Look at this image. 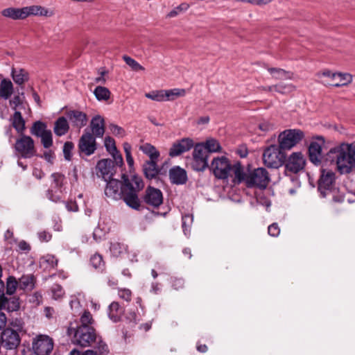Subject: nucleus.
Masks as SVG:
<instances>
[{"mask_svg": "<svg viewBox=\"0 0 355 355\" xmlns=\"http://www.w3.org/2000/svg\"><path fill=\"white\" fill-rule=\"evenodd\" d=\"M51 292L53 298L55 300L62 297L64 295L62 287L59 284H53L51 287Z\"/></svg>", "mask_w": 355, "mask_h": 355, "instance_id": "obj_53", "label": "nucleus"}, {"mask_svg": "<svg viewBox=\"0 0 355 355\" xmlns=\"http://www.w3.org/2000/svg\"><path fill=\"white\" fill-rule=\"evenodd\" d=\"M46 130H48L46 124L41 121H37L33 123L30 132L31 135L40 137Z\"/></svg>", "mask_w": 355, "mask_h": 355, "instance_id": "obj_38", "label": "nucleus"}, {"mask_svg": "<svg viewBox=\"0 0 355 355\" xmlns=\"http://www.w3.org/2000/svg\"><path fill=\"white\" fill-rule=\"evenodd\" d=\"M144 202L154 208L159 207L163 202V194L161 190L148 186L143 196Z\"/></svg>", "mask_w": 355, "mask_h": 355, "instance_id": "obj_14", "label": "nucleus"}, {"mask_svg": "<svg viewBox=\"0 0 355 355\" xmlns=\"http://www.w3.org/2000/svg\"><path fill=\"white\" fill-rule=\"evenodd\" d=\"M125 249L123 245L118 242L110 243V250L114 257H119Z\"/></svg>", "mask_w": 355, "mask_h": 355, "instance_id": "obj_50", "label": "nucleus"}, {"mask_svg": "<svg viewBox=\"0 0 355 355\" xmlns=\"http://www.w3.org/2000/svg\"><path fill=\"white\" fill-rule=\"evenodd\" d=\"M21 343V338L17 331L6 328L1 334V346L6 350L16 351Z\"/></svg>", "mask_w": 355, "mask_h": 355, "instance_id": "obj_11", "label": "nucleus"}, {"mask_svg": "<svg viewBox=\"0 0 355 355\" xmlns=\"http://www.w3.org/2000/svg\"><path fill=\"white\" fill-rule=\"evenodd\" d=\"M268 71L275 80H291L293 79V73L286 71L281 68L268 67Z\"/></svg>", "mask_w": 355, "mask_h": 355, "instance_id": "obj_31", "label": "nucleus"}, {"mask_svg": "<svg viewBox=\"0 0 355 355\" xmlns=\"http://www.w3.org/2000/svg\"><path fill=\"white\" fill-rule=\"evenodd\" d=\"M304 137V132L299 129H288L278 136L279 147L283 151L291 150Z\"/></svg>", "mask_w": 355, "mask_h": 355, "instance_id": "obj_5", "label": "nucleus"}, {"mask_svg": "<svg viewBox=\"0 0 355 355\" xmlns=\"http://www.w3.org/2000/svg\"><path fill=\"white\" fill-rule=\"evenodd\" d=\"M90 264L98 272H103L105 270V261L101 254L96 253L90 258Z\"/></svg>", "mask_w": 355, "mask_h": 355, "instance_id": "obj_36", "label": "nucleus"}, {"mask_svg": "<svg viewBox=\"0 0 355 355\" xmlns=\"http://www.w3.org/2000/svg\"><path fill=\"white\" fill-rule=\"evenodd\" d=\"M74 148V145L71 141H66L63 146L64 157L66 160L70 161L71 159V151Z\"/></svg>", "mask_w": 355, "mask_h": 355, "instance_id": "obj_51", "label": "nucleus"}, {"mask_svg": "<svg viewBox=\"0 0 355 355\" xmlns=\"http://www.w3.org/2000/svg\"><path fill=\"white\" fill-rule=\"evenodd\" d=\"M139 150L150 158L149 161H157L160 155L156 148L149 143H146L139 146Z\"/></svg>", "mask_w": 355, "mask_h": 355, "instance_id": "obj_34", "label": "nucleus"}, {"mask_svg": "<svg viewBox=\"0 0 355 355\" xmlns=\"http://www.w3.org/2000/svg\"><path fill=\"white\" fill-rule=\"evenodd\" d=\"M193 221V215L191 214H186L182 217V227L185 235H187L190 232V228Z\"/></svg>", "mask_w": 355, "mask_h": 355, "instance_id": "obj_41", "label": "nucleus"}, {"mask_svg": "<svg viewBox=\"0 0 355 355\" xmlns=\"http://www.w3.org/2000/svg\"><path fill=\"white\" fill-rule=\"evenodd\" d=\"M18 251L20 252L28 253L31 250V247L26 241L21 240L17 244Z\"/></svg>", "mask_w": 355, "mask_h": 355, "instance_id": "obj_57", "label": "nucleus"}, {"mask_svg": "<svg viewBox=\"0 0 355 355\" xmlns=\"http://www.w3.org/2000/svg\"><path fill=\"white\" fill-rule=\"evenodd\" d=\"M286 155L277 145L267 147L263 153V164L268 168H278L286 162Z\"/></svg>", "mask_w": 355, "mask_h": 355, "instance_id": "obj_4", "label": "nucleus"}, {"mask_svg": "<svg viewBox=\"0 0 355 355\" xmlns=\"http://www.w3.org/2000/svg\"><path fill=\"white\" fill-rule=\"evenodd\" d=\"M73 343L82 347L93 346L100 355H107L110 352L107 345L97 336L92 326H78L74 331Z\"/></svg>", "mask_w": 355, "mask_h": 355, "instance_id": "obj_3", "label": "nucleus"}, {"mask_svg": "<svg viewBox=\"0 0 355 355\" xmlns=\"http://www.w3.org/2000/svg\"><path fill=\"white\" fill-rule=\"evenodd\" d=\"M123 313V309L120 306L119 302H113L109 306L108 315L114 322L119 321Z\"/></svg>", "mask_w": 355, "mask_h": 355, "instance_id": "obj_35", "label": "nucleus"}, {"mask_svg": "<svg viewBox=\"0 0 355 355\" xmlns=\"http://www.w3.org/2000/svg\"><path fill=\"white\" fill-rule=\"evenodd\" d=\"M114 162L110 159H103L97 162V174L101 175L105 181L112 178L114 175Z\"/></svg>", "mask_w": 355, "mask_h": 355, "instance_id": "obj_17", "label": "nucleus"}, {"mask_svg": "<svg viewBox=\"0 0 355 355\" xmlns=\"http://www.w3.org/2000/svg\"><path fill=\"white\" fill-rule=\"evenodd\" d=\"M36 278L33 274L24 275L19 279V288L23 291H31L34 289Z\"/></svg>", "mask_w": 355, "mask_h": 355, "instance_id": "obj_26", "label": "nucleus"}, {"mask_svg": "<svg viewBox=\"0 0 355 355\" xmlns=\"http://www.w3.org/2000/svg\"><path fill=\"white\" fill-rule=\"evenodd\" d=\"M51 178L53 179V184H54L53 187L57 189H60L63 186V182L65 179L64 175L60 173H53L51 174Z\"/></svg>", "mask_w": 355, "mask_h": 355, "instance_id": "obj_48", "label": "nucleus"}, {"mask_svg": "<svg viewBox=\"0 0 355 355\" xmlns=\"http://www.w3.org/2000/svg\"><path fill=\"white\" fill-rule=\"evenodd\" d=\"M259 128L263 132H268L274 129V124L268 121H263L259 123Z\"/></svg>", "mask_w": 355, "mask_h": 355, "instance_id": "obj_59", "label": "nucleus"}, {"mask_svg": "<svg viewBox=\"0 0 355 355\" xmlns=\"http://www.w3.org/2000/svg\"><path fill=\"white\" fill-rule=\"evenodd\" d=\"M110 129L111 132L115 135L121 137H123L125 135L124 129L116 124H110Z\"/></svg>", "mask_w": 355, "mask_h": 355, "instance_id": "obj_58", "label": "nucleus"}, {"mask_svg": "<svg viewBox=\"0 0 355 355\" xmlns=\"http://www.w3.org/2000/svg\"><path fill=\"white\" fill-rule=\"evenodd\" d=\"M295 89V86L292 84L279 83L275 85V91L279 94H285L291 92Z\"/></svg>", "mask_w": 355, "mask_h": 355, "instance_id": "obj_45", "label": "nucleus"}, {"mask_svg": "<svg viewBox=\"0 0 355 355\" xmlns=\"http://www.w3.org/2000/svg\"><path fill=\"white\" fill-rule=\"evenodd\" d=\"M80 324L79 326H92L94 322L92 315L88 311H85L80 318Z\"/></svg>", "mask_w": 355, "mask_h": 355, "instance_id": "obj_49", "label": "nucleus"}, {"mask_svg": "<svg viewBox=\"0 0 355 355\" xmlns=\"http://www.w3.org/2000/svg\"><path fill=\"white\" fill-rule=\"evenodd\" d=\"M268 234L271 236L276 237L280 233V228L277 223L270 225L268 227Z\"/></svg>", "mask_w": 355, "mask_h": 355, "instance_id": "obj_56", "label": "nucleus"}, {"mask_svg": "<svg viewBox=\"0 0 355 355\" xmlns=\"http://www.w3.org/2000/svg\"><path fill=\"white\" fill-rule=\"evenodd\" d=\"M17 288H19V280L17 281L13 276H9L6 281V293L10 295H12L16 291Z\"/></svg>", "mask_w": 355, "mask_h": 355, "instance_id": "obj_42", "label": "nucleus"}, {"mask_svg": "<svg viewBox=\"0 0 355 355\" xmlns=\"http://www.w3.org/2000/svg\"><path fill=\"white\" fill-rule=\"evenodd\" d=\"M12 125L19 135L24 133L26 122L19 111L15 112L12 118Z\"/></svg>", "mask_w": 355, "mask_h": 355, "instance_id": "obj_33", "label": "nucleus"}, {"mask_svg": "<svg viewBox=\"0 0 355 355\" xmlns=\"http://www.w3.org/2000/svg\"><path fill=\"white\" fill-rule=\"evenodd\" d=\"M305 160L300 152L293 153L288 157L286 163V169L294 173H297L304 168Z\"/></svg>", "mask_w": 355, "mask_h": 355, "instance_id": "obj_16", "label": "nucleus"}, {"mask_svg": "<svg viewBox=\"0 0 355 355\" xmlns=\"http://www.w3.org/2000/svg\"><path fill=\"white\" fill-rule=\"evenodd\" d=\"M46 197L54 202H58L62 200L61 196L56 192L54 193L52 189H49L46 191Z\"/></svg>", "mask_w": 355, "mask_h": 355, "instance_id": "obj_55", "label": "nucleus"}, {"mask_svg": "<svg viewBox=\"0 0 355 355\" xmlns=\"http://www.w3.org/2000/svg\"><path fill=\"white\" fill-rule=\"evenodd\" d=\"M194 146L193 141L190 138H183L174 142L171 147L168 155L171 157H177L189 151Z\"/></svg>", "mask_w": 355, "mask_h": 355, "instance_id": "obj_15", "label": "nucleus"}, {"mask_svg": "<svg viewBox=\"0 0 355 355\" xmlns=\"http://www.w3.org/2000/svg\"><path fill=\"white\" fill-rule=\"evenodd\" d=\"M91 133L95 137L101 138L105 133V120L100 115L94 116L90 122Z\"/></svg>", "mask_w": 355, "mask_h": 355, "instance_id": "obj_21", "label": "nucleus"}, {"mask_svg": "<svg viewBox=\"0 0 355 355\" xmlns=\"http://www.w3.org/2000/svg\"><path fill=\"white\" fill-rule=\"evenodd\" d=\"M14 87L11 80L8 78H3L0 83V96L7 100L13 93Z\"/></svg>", "mask_w": 355, "mask_h": 355, "instance_id": "obj_29", "label": "nucleus"}, {"mask_svg": "<svg viewBox=\"0 0 355 355\" xmlns=\"http://www.w3.org/2000/svg\"><path fill=\"white\" fill-rule=\"evenodd\" d=\"M184 281L182 278H174L172 282V286L176 289H180L184 287Z\"/></svg>", "mask_w": 355, "mask_h": 355, "instance_id": "obj_61", "label": "nucleus"}, {"mask_svg": "<svg viewBox=\"0 0 355 355\" xmlns=\"http://www.w3.org/2000/svg\"><path fill=\"white\" fill-rule=\"evenodd\" d=\"M67 116L73 126L81 128L86 125L87 123V114L81 111L73 110L67 112Z\"/></svg>", "mask_w": 355, "mask_h": 355, "instance_id": "obj_18", "label": "nucleus"}, {"mask_svg": "<svg viewBox=\"0 0 355 355\" xmlns=\"http://www.w3.org/2000/svg\"><path fill=\"white\" fill-rule=\"evenodd\" d=\"M19 309V300L15 296L7 297L4 294L0 296V311L5 309L8 312L17 311Z\"/></svg>", "mask_w": 355, "mask_h": 355, "instance_id": "obj_22", "label": "nucleus"}, {"mask_svg": "<svg viewBox=\"0 0 355 355\" xmlns=\"http://www.w3.org/2000/svg\"><path fill=\"white\" fill-rule=\"evenodd\" d=\"M53 340L46 335H39L32 343V348L37 355H49L53 349Z\"/></svg>", "mask_w": 355, "mask_h": 355, "instance_id": "obj_13", "label": "nucleus"}, {"mask_svg": "<svg viewBox=\"0 0 355 355\" xmlns=\"http://www.w3.org/2000/svg\"><path fill=\"white\" fill-rule=\"evenodd\" d=\"M22 104V101L19 96V95L15 96L10 101V105L12 108L17 111V107Z\"/></svg>", "mask_w": 355, "mask_h": 355, "instance_id": "obj_60", "label": "nucleus"}, {"mask_svg": "<svg viewBox=\"0 0 355 355\" xmlns=\"http://www.w3.org/2000/svg\"><path fill=\"white\" fill-rule=\"evenodd\" d=\"M209 155L207 153L202 143L197 144L194 146L193 151V161L191 167L196 171H204L208 165V157Z\"/></svg>", "mask_w": 355, "mask_h": 355, "instance_id": "obj_9", "label": "nucleus"}, {"mask_svg": "<svg viewBox=\"0 0 355 355\" xmlns=\"http://www.w3.org/2000/svg\"><path fill=\"white\" fill-rule=\"evenodd\" d=\"M352 81V76L349 73H336L332 75L331 80H323L325 85L333 87H341L347 85Z\"/></svg>", "mask_w": 355, "mask_h": 355, "instance_id": "obj_20", "label": "nucleus"}, {"mask_svg": "<svg viewBox=\"0 0 355 355\" xmlns=\"http://www.w3.org/2000/svg\"><path fill=\"white\" fill-rule=\"evenodd\" d=\"M38 237L41 241L48 242L51 239L52 235L46 231H42L38 233Z\"/></svg>", "mask_w": 355, "mask_h": 355, "instance_id": "obj_62", "label": "nucleus"}, {"mask_svg": "<svg viewBox=\"0 0 355 355\" xmlns=\"http://www.w3.org/2000/svg\"><path fill=\"white\" fill-rule=\"evenodd\" d=\"M123 182L111 178L107 182L105 194L114 200L122 199L130 208L139 211L141 202L138 193L144 187V183L141 177L133 175L131 178L125 174H122Z\"/></svg>", "mask_w": 355, "mask_h": 355, "instance_id": "obj_1", "label": "nucleus"}, {"mask_svg": "<svg viewBox=\"0 0 355 355\" xmlns=\"http://www.w3.org/2000/svg\"><path fill=\"white\" fill-rule=\"evenodd\" d=\"M26 18L31 15L49 17L53 15V12L41 6H31L24 7Z\"/></svg>", "mask_w": 355, "mask_h": 355, "instance_id": "obj_27", "label": "nucleus"}, {"mask_svg": "<svg viewBox=\"0 0 355 355\" xmlns=\"http://www.w3.org/2000/svg\"><path fill=\"white\" fill-rule=\"evenodd\" d=\"M236 153L240 156L241 158H245L248 155V150L245 145L240 146L238 149L236 150Z\"/></svg>", "mask_w": 355, "mask_h": 355, "instance_id": "obj_63", "label": "nucleus"}, {"mask_svg": "<svg viewBox=\"0 0 355 355\" xmlns=\"http://www.w3.org/2000/svg\"><path fill=\"white\" fill-rule=\"evenodd\" d=\"M10 76L15 83L19 86L23 85L29 80L28 72L20 67H12Z\"/></svg>", "mask_w": 355, "mask_h": 355, "instance_id": "obj_24", "label": "nucleus"}, {"mask_svg": "<svg viewBox=\"0 0 355 355\" xmlns=\"http://www.w3.org/2000/svg\"><path fill=\"white\" fill-rule=\"evenodd\" d=\"M143 171L146 178H155L159 173L157 161H146L143 165Z\"/></svg>", "mask_w": 355, "mask_h": 355, "instance_id": "obj_30", "label": "nucleus"}, {"mask_svg": "<svg viewBox=\"0 0 355 355\" xmlns=\"http://www.w3.org/2000/svg\"><path fill=\"white\" fill-rule=\"evenodd\" d=\"M123 60L125 62L132 68V70L138 71L144 70V67H142L138 62L128 55H123Z\"/></svg>", "mask_w": 355, "mask_h": 355, "instance_id": "obj_46", "label": "nucleus"}, {"mask_svg": "<svg viewBox=\"0 0 355 355\" xmlns=\"http://www.w3.org/2000/svg\"><path fill=\"white\" fill-rule=\"evenodd\" d=\"M45 261L49 264V266L52 268H55L58 265V259L53 255H47L45 257Z\"/></svg>", "mask_w": 355, "mask_h": 355, "instance_id": "obj_64", "label": "nucleus"}, {"mask_svg": "<svg viewBox=\"0 0 355 355\" xmlns=\"http://www.w3.org/2000/svg\"><path fill=\"white\" fill-rule=\"evenodd\" d=\"M69 129V125L67 119L64 116L59 117L54 123L53 131L59 137L64 135Z\"/></svg>", "mask_w": 355, "mask_h": 355, "instance_id": "obj_32", "label": "nucleus"}, {"mask_svg": "<svg viewBox=\"0 0 355 355\" xmlns=\"http://www.w3.org/2000/svg\"><path fill=\"white\" fill-rule=\"evenodd\" d=\"M204 147L206 150H207V153L209 155L211 153H216L220 152L221 146L219 142L214 139H207L205 144H203Z\"/></svg>", "mask_w": 355, "mask_h": 355, "instance_id": "obj_39", "label": "nucleus"}, {"mask_svg": "<svg viewBox=\"0 0 355 355\" xmlns=\"http://www.w3.org/2000/svg\"><path fill=\"white\" fill-rule=\"evenodd\" d=\"M96 139V137L87 129L84 131L78 144V151L80 156H82V155L90 156L95 153L97 149Z\"/></svg>", "mask_w": 355, "mask_h": 355, "instance_id": "obj_10", "label": "nucleus"}, {"mask_svg": "<svg viewBox=\"0 0 355 355\" xmlns=\"http://www.w3.org/2000/svg\"><path fill=\"white\" fill-rule=\"evenodd\" d=\"M105 147L106 150L110 153H117V149L115 145L114 139L110 137H106L105 138Z\"/></svg>", "mask_w": 355, "mask_h": 355, "instance_id": "obj_52", "label": "nucleus"}, {"mask_svg": "<svg viewBox=\"0 0 355 355\" xmlns=\"http://www.w3.org/2000/svg\"><path fill=\"white\" fill-rule=\"evenodd\" d=\"M189 8V5L187 3H182L179 6L174 8L171 10L166 15L168 18H173L178 15L179 14L187 11Z\"/></svg>", "mask_w": 355, "mask_h": 355, "instance_id": "obj_44", "label": "nucleus"}, {"mask_svg": "<svg viewBox=\"0 0 355 355\" xmlns=\"http://www.w3.org/2000/svg\"><path fill=\"white\" fill-rule=\"evenodd\" d=\"M94 94L98 101H107L110 96V90L102 86H97L94 89Z\"/></svg>", "mask_w": 355, "mask_h": 355, "instance_id": "obj_40", "label": "nucleus"}, {"mask_svg": "<svg viewBox=\"0 0 355 355\" xmlns=\"http://www.w3.org/2000/svg\"><path fill=\"white\" fill-rule=\"evenodd\" d=\"M324 159L327 163L334 164L340 174L349 173L355 166V146L343 143L331 148Z\"/></svg>", "mask_w": 355, "mask_h": 355, "instance_id": "obj_2", "label": "nucleus"}, {"mask_svg": "<svg viewBox=\"0 0 355 355\" xmlns=\"http://www.w3.org/2000/svg\"><path fill=\"white\" fill-rule=\"evenodd\" d=\"M232 164L230 159L225 157H216L213 159L209 166L214 175L218 180H227L231 175Z\"/></svg>", "mask_w": 355, "mask_h": 355, "instance_id": "obj_6", "label": "nucleus"}, {"mask_svg": "<svg viewBox=\"0 0 355 355\" xmlns=\"http://www.w3.org/2000/svg\"><path fill=\"white\" fill-rule=\"evenodd\" d=\"M336 182V174L330 170L322 169L318 180V189L322 197H325L328 192H331Z\"/></svg>", "mask_w": 355, "mask_h": 355, "instance_id": "obj_12", "label": "nucleus"}, {"mask_svg": "<svg viewBox=\"0 0 355 355\" xmlns=\"http://www.w3.org/2000/svg\"><path fill=\"white\" fill-rule=\"evenodd\" d=\"M1 15L12 19H26L24 8H8L1 11Z\"/></svg>", "mask_w": 355, "mask_h": 355, "instance_id": "obj_28", "label": "nucleus"}, {"mask_svg": "<svg viewBox=\"0 0 355 355\" xmlns=\"http://www.w3.org/2000/svg\"><path fill=\"white\" fill-rule=\"evenodd\" d=\"M231 173H233L234 178L232 182L235 184H239L241 182H245L246 184V180L248 175L245 173L244 168L239 162H236L234 164H232Z\"/></svg>", "mask_w": 355, "mask_h": 355, "instance_id": "obj_25", "label": "nucleus"}, {"mask_svg": "<svg viewBox=\"0 0 355 355\" xmlns=\"http://www.w3.org/2000/svg\"><path fill=\"white\" fill-rule=\"evenodd\" d=\"M41 143L44 148H49L53 146V136L51 130L45 131L40 135Z\"/></svg>", "mask_w": 355, "mask_h": 355, "instance_id": "obj_43", "label": "nucleus"}, {"mask_svg": "<svg viewBox=\"0 0 355 355\" xmlns=\"http://www.w3.org/2000/svg\"><path fill=\"white\" fill-rule=\"evenodd\" d=\"M14 148L20 157L24 159L33 157L36 153L34 140L24 133L20 134L16 139Z\"/></svg>", "mask_w": 355, "mask_h": 355, "instance_id": "obj_7", "label": "nucleus"}, {"mask_svg": "<svg viewBox=\"0 0 355 355\" xmlns=\"http://www.w3.org/2000/svg\"><path fill=\"white\" fill-rule=\"evenodd\" d=\"M310 161L315 165H320L322 159V146L316 141H312L309 147Z\"/></svg>", "mask_w": 355, "mask_h": 355, "instance_id": "obj_23", "label": "nucleus"}, {"mask_svg": "<svg viewBox=\"0 0 355 355\" xmlns=\"http://www.w3.org/2000/svg\"><path fill=\"white\" fill-rule=\"evenodd\" d=\"M168 175L171 182L177 185L184 184L188 180L187 171L178 166L172 167Z\"/></svg>", "mask_w": 355, "mask_h": 355, "instance_id": "obj_19", "label": "nucleus"}, {"mask_svg": "<svg viewBox=\"0 0 355 355\" xmlns=\"http://www.w3.org/2000/svg\"><path fill=\"white\" fill-rule=\"evenodd\" d=\"M118 295L120 298L129 302L132 299V292L128 288H121L118 291Z\"/></svg>", "mask_w": 355, "mask_h": 355, "instance_id": "obj_54", "label": "nucleus"}, {"mask_svg": "<svg viewBox=\"0 0 355 355\" xmlns=\"http://www.w3.org/2000/svg\"><path fill=\"white\" fill-rule=\"evenodd\" d=\"M270 178L267 170L264 168H257L248 175L246 187L264 189L267 187Z\"/></svg>", "mask_w": 355, "mask_h": 355, "instance_id": "obj_8", "label": "nucleus"}, {"mask_svg": "<svg viewBox=\"0 0 355 355\" xmlns=\"http://www.w3.org/2000/svg\"><path fill=\"white\" fill-rule=\"evenodd\" d=\"M164 90L153 91L145 94L146 97L155 101H165Z\"/></svg>", "mask_w": 355, "mask_h": 355, "instance_id": "obj_47", "label": "nucleus"}, {"mask_svg": "<svg viewBox=\"0 0 355 355\" xmlns=\"http://www.w3.org/2000/svg\"><path fill=\"white\" fill-rule=\"evenodd\" d=\"M163 94L165 96V101H174L178 97L184 96L186 91L184 89L174 88L164 90V93Z\"/></svg>", "mask_w": 355, "mask_h": 355, "instance_id": "obj_37", "label": "nucleus"}]
</instances>
